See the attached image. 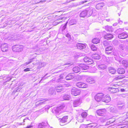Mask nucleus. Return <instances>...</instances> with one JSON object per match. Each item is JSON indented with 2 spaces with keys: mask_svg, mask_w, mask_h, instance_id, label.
I'll return each mask as SVG.
<instances>
[{
  "mask_svg": "<svg viewBox=\"0 0 128 128\" xmlns=\"http://www.w3.org/2000/svg\"><path fill=\"white\" fill-rule=\"evenodd\" d=\"M118 57V58H119V60H118V61H119V62L120 63L121 62V60H121V57ZM116 60H117L116 59Z\"/></svg>",
  "mask_w": 128,
  "mask_h": 128,
  "instance_id": "53",
  "label": "nucleus"
},
{
  "mask_svg": "<svg viewBox=\"0 0 128 128\" xmlns=\"http://www.w3.org/2000/svg\"><path fill=\"white\" fill-rule=\"evenodd\" d=\"M50 108V106H46V108H45V109H49V108Z\"/></svg>",
  "mask_w": 128,
  "mask_h": 128,
  "instance_id": "54",
  "label": "nucleus"
},
{
  "mask_svg": "<svg viewBox=\"0 0 128 128\" xmlns=\"http://www.w3.org/2000/svg\"><path fill=\"white\" fill-rule=\"evenodd\" d=\"M117 25V23H115L113 24V26H115Z\"/></svg>",
  "mask_w": 128,
  "mask_h": 128,
  "instance_id": "60",
  "label": "nucleus"
},
{
  "mask_svg": "<svg viewBox=\"0 0 128 128\" xmlns=\"http://www.w3.org/2000/svg\"><path fill=\"white\" fill-rule=\"evenodd\" d=\"M23 46L21 45H16L12 47V50L15 52H20L22 50Z\"/></svg>",
  "mask_w": 128,
  "mask_h": 128,
  "instance_id": "1",
  "label": "nucleus"
},
{
  "mask_svg": "<svg viewBox=\"0 0 128 128\" xmlns=\"http://www.w3.org/2000/svg\"><path fill=\"white\" fill-rule=\"evenodd\" d=\"M60 78L57 80V82H62V80L63 78V76L62 75H60Z\"/></svg>",
  "mask_w": 128,
  "mask_h": 128,
  "instance_id": "42",
  "label": "nucleus"
},
{
  "mask_svg": "<svg viewBox=\"0 0 128 128\" xmlns=\"http://www.w3.org/2000/svg\"><path fill=\"white\" fill-rule=\"evenodd\" d=\"M33 60L32 59H30V60L28 62H26L24 64H22L21 65V66L22 67H23L25 66H26L27 65L29 64Z\"/></svg>",
  "mask_w": 128,
  "mask_h": 128,
  "instance_id": "37",
  "label": "nucleus"
},
{
  "mask_svg": "<svg viewBox=\"0 0 128 128\" xmlns=\"http://www.w3.org/2000/svg\"><path fill=\"white\" fill-rule=\"evenodd\" d=\"M120 106H118V108L120 109H122L124 108H125V106L124 104H122Z\"/></svg>",
  "mask_w": 128,
  "mask_h": 128,
  "instance_id": "47",
  "label": "nucleus"
},
{
  "mask_svg": "<svg viewBox=\"0 0 128 128\" xmlns=\"http://www.w3.org/2000/svg\"><path fill=\"white\" fill-rule=\"evenodd\" d=\"M123 77L122 76H118L117 77H115L114 78V80H118L120 79H122L123 78Z\"/></svg>",
  "mask_w": 128,
  "mask_h": 128,
  "instance_id": "48",
  "label": "nucleus"
},
{
  "mask_svg": "<svg viewBox=\"0 0 128 128\" xmlns=\"http://www.w3.org/2000/svg\"><path fill=\"white\" fill-rule=\"evenodd\" d=\"M84 62L88 64H90L93 63V60L92 59L86 56L84 58Z\"/></svg>",
  "mask_w": 128,
  "mask_h": 128,
  "instance_id": "8",
  "label": "nucleus"
},
{
  "mask_svg": "<svg viewBox=\"0 0 128 128\" xmlns=\"http://www.w3.org/2000/svg\"><path fill=\"white\" fill-rule=\"evenodd\" d=\"M87 113L85 112H82L81 114V116L83 118H85L87 116Z\"/></svg>",
  "mask_w": 128,
  "mask_h": 128,
  "instance_id": "45",
  "label": "nucleus"
},
{
  "mask_svg": "<svg viewBox=\"0 0 128 128\" xmlns=\"http://www.w3.org/2000/svg\"><path fill=\"white\" fill-rule=\"evenodd\" d=\"M108 90L113 93H115L118 91V89L117 88H108Z\"/></svg>",
  "mask_w": 128,
  "mask_h": 128,
  "instance_id": "23",
  "label": "nucleus"
},
{
  "mask_svg": "<svg viewBox=\"0 0 128 128\" xmlns=\"http://www.w3.org/2000/svg\"><path fill=\"white\" fill-rule=\"evenodd\" d=\"M42 2V1H40L39 0H34V2L33 3L34 4H36Z\"/></svg>",
  "mask_w": 128,
  "mask_h": 128,
  "instance_id": "49",
  "label": "nucleus"
},
{
  "mask_svg": "<svg viewBox=\"0 0 128 128\" xmlns=\"http://www.w3.org/2000/svg\"><path fill=\"white\" fill-rule=\"evenodd\" d=\"M100 40L98 38H94L92 40V42L94 44H97L100 42Z\"/></svg>",
  "mask_w": 128,
  "mask_h": 128,
  "instance_id": "32",
  "label": "nucleus"
},
{
  "mask_svg": "<svg viewBox=\"0 0 128 128\" xmlns=\"http://www.w3.org/2000/svg\"><path fill=\"white\" fill-rule=\"evenodd\" d=\"M3 79L4 80H7L6 81V82H7L11 80V78L9 77L8 76L6 75V76L4 77L3 78Z\"/></svg>",
  "mask_w": 128,
  "mask_h": 128,
  "instance_id": "39",
  "label": "nucleus"
},
{
  "mask_svg": "<svg viewBox=\"0 0 128 128\" xmlns=\"http://www.w3.org/2000/svg\"><path fill=\"white\" fill-rule=\"evenodd\" d=\"M8 46L6 44H2L1 46V48L3 52H6L8 50Z\"/></svg>",
  "mask_w": 128,
  "mask_h": 128,
  "instance_id": "15",
  "label": "nucleus"
},
{
  "mask_svg": "<svg viewBox=\"0 0 128 128\" xmlns=\"http://www.w3.org/2000/svg\"><path fill=\"white\" fill-rule=\"evenodd\" d=\"M86 12V11L85 9L82 11L80 14V17L84 18L87 16Z\"/></svg>",
  "mask_w": 128,
  "mask_h": 128,
  "instance_id": "26",
  "label": "nucleus"
},
{
  "mask_svg": "<svg viewBox=\"0 0 128 128\" xmlns=\"http://www.w3.org/2000/svg\"><path fill=\"white\" fill-rule=\"evenodd\" d=\"M30 68H26L24 70V71L25 72L28 71L30 70Z\"/></svg>",
  "mask_w": 128,
  "mask_h": 128,
  "instance_id": "50",
  "label": "nucleus"
},
{
  "mask_svg": "<svg viewBox=\"0 0 128 128\" xmlns=\"http://www.w3.org/2000/svg\"><path fill=\"white\" fill-rule=\"evenodd\" d=\"M70 63H68V64H64V65H70Z\"/></svg>",
  "mask_w": 128,
  "mask_h": 128,
  "instance_id": "61",
  "label": "nucleus"
},
{
  "mask_svg": "<svg viewBox=\"0 0 128 128\" xmlns=\"http://www.w3.org/2000/svg\"><path fill=\"white\" fill-rule=\"evenodd\" d=\"M95 127L93 124H90L87 125L86 128H94Z\"/></svg>",
  "mask_w": 128,
  "mask_h": 128,
  "instance_id": "43",
  "label": "nucleus"
},
{
  "mask_svg": "<svg viewBox=\"0 0 128 128\" xmlns=\"http://www.w3.org/2000/svg\"><path fill=\"white\" fill-rule=\"evenodd\" d=\"M38 69H40L41 68L44 67L46 65V63L44 62L42 63L41 62H39L38 63Z\"/></svg>",
  "mask_w": 128,
  "mask_h": 128,
  "instance_id": "24",
  "label": "nucleus"
},
{
  "mask_svg": "<svg viewBox=\"0 0 128 128\" xmlns=\"http://www.w3.org/2000/svg\"><path fill=\"white\" fill-rule=\"evenodd\" d=\"M76 85L78 87L81 88H86L88 87L87 84L82 82L76 83Z\"/></svg>",
  "mask_w": 128,
  "mask_h": 128,
  "instance_id": "7",
  "label": "nucleus"
},
{
  "mask_svg": "<svg viewBox=\"0 0 128 128\" xmlns=\"http://www.w3.org/2000/svg\"><path fill=\"white\" fill-rule=\"evenodd\" d=\"M104 96V94L102 93H99L97 94L95 96V100L98 102H100L102 100Z\"/></svg>",
  "mask_w": 128,
  "mask_h": 128,
  "instance_id": "2",
  "label": "nucleus"
},
{
  "mask_svg": "<svg viewBox=\"0 0 128 128\" xmlns=\"http://www.w3.org/2000/svg\"><path fill=\"white\" fill-rule=\"evenodd\" d=\"M98 68L99 69L104 70L106 69V66L105 65H98Z\"/></svg>",
  "mask_w": 128,
  "mask_h": 128,
  "instance_id": "34",
  "label": "nucleus"
},
{
  "mask_svg": "<svg viewBox=\"0 0 128 128\" xmlns=\"http://www.w3.org/2000/svg\"><path fill=\"white\" fill-rule=\"evenodd\" d=\"M48 123L47 122H42V123H40L38 126V128H43L45 127L46 126H47Z\"/></svg>",
  "mask_w": 128,
  "mask_h": 128,
  "instance_id": "19",
  "label": "nucleus"
},
{
  "mask_svg": "<svg viewBox=\"0 0 128 128\" xmlns=\"http://www.w3.org/2000/svg\"><path fill=\"white\" fill-rule=\"evenodd\" d=\"M106 112L105 109H100L96 110V112L98 115L102 116Z\"/></svg>",
  "mask_w": 128,
  "mask_h": 128,
  "instance_id": "9",
  "label": "nucleus"
},
{
  "mask_svg": "<svg viewBox=\"0 0 128 128\" xmlns=\"http://www.w3.org/2000/svg\"><path fill=\"white\" fill-rule=\"evenodd\" d=\"M76 46L78 49L80 50L84 49L86 47L85 44L80 43L77 44Z\"/></svg>",
  "mask_w": 128,
  "mask_h": 128,
  "instance_id": "17",
  "label": "nucleus"
},
{
  "mask_svg": "<svg viewBox=\"0 0 128 128\" xmlns=\"http://www.w3.org/2000/svg\"><path fill=\"white\" fill-rule=\"evenodd\" d=\"M85 10L86 12L87 16L89 17L92 15L94 9L92 8L89 7L85 9Z\"/></svg>",
  "mask_w": 128,
  "mask_h": 128,
  "instance_id": "6",
  "label": "nucleus"
},
{
  "mask_svg": "<svg viewBox=\"0 0 128 128\" xmlns=\"http://www.w3.org/2000/svg\"><path fill=\"white\" fill-rule=\"evenodd\" d=\"M70 36V35H69V34H67V35H66V36H68H68Z\"/></svg>",
  "mask_w": 128,
  "mask_h": 128,
  "instance_id": "63",
  "label": "nucleus"
},
{
  "mask_svg": "<svg viewBox=\"0 0 128 128\" xmlns=\"http://www.w3.org/2000/svg\"><path fill=\"white\" fill-rule=\"evenodd\" d=\"M104 39L109 40L112 39L113 38V36L111 34H106L104 36Z\"/></svg>",
  "mask_w": 128,
  "mask_h": 128,
  "instance_id": "16",
  "label": "nucleus"
},
{
  "mask_svg": "<svg viewBox=\"0 0 128 128\" xmlns=\"http://www.w3.org/2000/svg\"><path fill=\"white\" fill-rule=\"evenodd\" d=\"M20 91V90H19V89L18 88H16V90H15V92H18V91Z\"/></svg>",
  "mask_w": 128,
  "mask_h": 128,
  "instance_id": "55",
  "label": "nucleus"
},
{
  "mask_svg": "<svg viewBox=\"0 0 128 128\" xmlns=\"http://www.w3.org/2000/svg\"><path fill=\"white\" fill-rule=\"evenodd\" d=\"M125 46L123 44H121L119 46V48L122 50H125Z\"/></svg>",
  "mask_w": 128,
  "mask_h": 128,
  "instance_id": "44",
  "label": "nucleus"
},
{
  "mask_svg": "<svg viewBox=\"0 0 128 128\" xmlns=\"http://www.w3.org/2000/svg\"><path fill=\"white\" fill-rule=\"evenodd\" d=\"M118 22L120 24H122L123 22L121 20H120L118 21Z\"/></svg>",
  "mask_w": 128,
  "mask_h": 128,
  "instance_id": "58",
  "label": "nucleus"
},
{
  "mask_svg": "<svg viewBox=\"0 0 128 128\" xmlns=\"http://www.w3.org/2000/svg\"><path fill=\"white\" fill-rule=\"evenodd\" d=\"M111 100V98L110 96L108 95L104 96L102 101L106 102H108Z\"/></svg>",
  "mask_w": 128,
  "mask_h": 128,
  "instance_id": "11",
  "label": "nucleus"
},
{
  "mask_svg": "<svg viewBox=\"0 0 128 128\" xmlns=\"http://www.w3.org/2000/svg\"><path fill=\"white\" fill-rule=\"evenodd\" d=\"M81 103V101L79 99L74 100L73 102L74 107H76L80 105Z\"/></svg>",
  "mask_w": 128,
  "mask_h": 128,
  "instance_id": "14",
  "label": "nucleus"
},
{
  "mask_svg": "<svg viewBox=\"0 0 128 128\" xmlns=\"http://www.w3.org/2000/svg\"><path fill=\"white\" fill-rule=\"evenodd\" d=\"M92 57L95 60H98L100 59V56L98 54H95L92 55Z\"/></svg>",
  "mask_w": 128,
  "mask_h": 128,
  "instance_id": "28",
  "label": "nucleus"
},
{
  "mask_svg": "<svg viewBox=\"0 0 128 128\" xmlns=\"http://www.w3.org/2000/svg\"><path fill=\"white\" fill-rule=\"evenodd\" d=\"M68 118V116H64L60 121V125L62 126L63 125H61V123H65L67 122V120Z\"/></svg>",
  "mask_w": 128,
  "mask_h": 128,
  "instance_id": "25",
  "label": "nucleus"
},
{
  "mask_svg": "<svg viewBox=\"0 0 128 128\" xmlns=\"http://www.w3.org/2000/svg\"><path fill=\"white\" fill-rule=\"evenodd\" d=\"M122 64L126 68L128 66V61L123 60L122 62Z\"/></svg>",
  "mask_w": 128,
  "mask_h": 128,
  "instance_id": "31",
  "label": "nucleus"
},
{
  "mask_svg": "<svg viewBox=\"0 0 128 128\" xmlns=\"http://www.w3.org/2000/svg\"><path fill=\"white\" fill-rule=\"evenodd\" d=\"M47 74H45V75L44 76V78L45 76H46L47 75Z\"/></svg>",
  "mask_w": 128,
  "mask_h": 128,
  "instance_id": "62",
  "label": "nucleus"
},
{
  "mask_svg": "<svg viewBox=\"0 0 128 128\" xmlns=\"http://www.w3.org/2000/svg\"><path fill=\"white\" fill-rule=\"evenodd\" d=\"M125 90L124 89H121L120 90V91L122 92H124Z\"/></svg>",
  "mask_w": 128,
  "mask_h": 128,
  "instance_id": "59",
  "label": "nucleus"
},
{
  "mask_svg": "<svg viewBox=\"0 0 128 128\" xmlns=\"http://www.w3.org/2000/svg\"><path fill=\"white\" fill-rule=\"evenodd\" d=\"M87 2V1L86 0H85L84 1H83L82 2H80V3L81 4H83L84 3L86 2Z\"/></svg>",
  "mask_w": 128,
  "mask_h": 128,
  "instance_id": "52",
  "label": "nucleus"
},
{
  "mask_svg": "<svg viewBox=\"0 0 128 128\" xmlns=\"http://www.w3.org/2000/svg\"><path fill=\"white\" fill-rule=\"evenodd\" d=\"M76 20L75 19L71 20L70 21V24L71 25L76 24Z\"/></svg>",
  "mask_w": 128,
  "mask_h": 128,
  "instance_id": "38",
  "label": "nucleus"
},
{
  "mask_svg": "<svg viewBox=\"0 0 128 128\" xmlns=\"http://www.w3.org/2000/svg\"><path fill=\"white\" fill-rule=\"evenodd\" d=\"M64 107V105H62L55 108L54 110L56 114H60L62 112L61 111V110L63 109Z\"/></svg>",
  "mask_w": 128,
  "mask_h": 128,
  "instance_id": "5",
  "label": "nucleus"
},
{
  "mask_svg": "<svg viewBox=\"0 0 128 128\" xmlns=\"http://www.w3.org/2000/svg\"><path fill=\"white\" fill-rule=\"evenodd\" d=\"M80 67L76 66L73 68V71L76 73H78L80 71Z\"/></svg>",
  "mask_w": 128,
  "mask_h": 128,
  "instance_id": "29",
  "label": "nucleus"
},
{
  "mask_svg": "<svg viewBox=\"0 0 128 128\" xmlns=\"http://www.w3.org/2000/svg\"><path fill=\"white\" fill-rule=\"evenodd\" d=\"M103 44L104 46H108L110 45V42H109L107 41H104Z\"/></svg>",
  "mask_w": 128,
  "mask_h": 128,
  "instance_id": "41",
  "label": "nucleus"
},
{
  "mask_svg": "<svg viewBox=\"0 0 128 128\" xmlns=\"http://www.w3.org/2000/svg\"><path fill=\"white\" fill-rule=\"evenodd\" d=\"M128 37V34L125 32L119 34L118 35V38L120 39H125Z\"/></svg>",
  "mask_w": 128,
  "mask_h": 128,
  "instance_id": "10",
  "label": "nucleus"
},
{
  "mask_svg": "<svg viewBox=\"0 0 128 128\" xmlns=\"http://www.w3.org/2000/svg\"><path fill=\"white\" fill-rule=\"evenodd\" d=\"M55 90L58 92H60L63 93L66 91L65 89L63 88V87L61 85H59L56 86L55 88Z\"/></svg>",
  "mask_w": 128,
  "mask_h": 128,
  "instance_id": "3",
  "label": "nucleus"
},
{
  "mask_svg": "<svg viewBox=\"0 0 128 128\" xmlns=\"http://www.w3.org/2000/svg\"><path fill=\"white\" fill-rule=\"evenodd\" d=\"M68 22H66V24H62L60 26V30H61V32L63 33V32L64 30L66 28Z\"/></svg>",
  "mask_w": 128,
  "mask_h": 128,
  "instance_id": "22",
  "label": "nucleus"
},
{
  "mask_svg": "<svg viewBox=\"0 0 128 128\" xmlns=\"http://www.w3.org/2000/svg\"><path fill=\"white\" fill-rule=\"evenodd\" d=\"M74 78V74H68L66 77L65 78L66 80H72Z\"/></svg>",
  "mask_w": 128,
  "mask_h": 128,
  "instance_id": "18",
  "label": "nucleus"
},
{
  "mask_svg": "<svg viewBox=\"0 0 128 128\" xmlns=\"http://www.w3.org/2000/svg\"><path fill=\"white\" fill-rule=\"evenodd\" d=\"M79 66L82 70H87L89 68L88 66L84 64H80Z\"/></svg>",
  "mask_w": 128,
  "mask_h": 128,
  "instance_id": "20",
  "label": "nucleus"
},
{
  "mask_svg": "<svg viewBox=\"0 0 128 128\" xmlns=\"http://www.w3.org/2000/svg\"><path fill=\"white\" fill-rule=\"evenodd\" d=\"M105 29L106 30L110 32H112L113 30L112 26H105Z\"/></svg>",
  "mask_w": 128,
  "mask_h": 128,
  "instance_id": "33",
  "label": "nucleus"
},
{
  "mask_svg": "<svg viewBox=\"0 0 128 128\" xmlns=\"http://www.w3.org/2000/svg\"><path fill=\"white\" fill-rule=\"evenodd\" d=\"M48 100L46 98L40 99L39 100L40 102H36V106L39 105H41L44 104V102Z\"/></svg>",
  "mask_w": 128,
  "mask_h": 128,
  "instance_id": "13",
  "label": "nucleus"
},
{
  "mask_svg": "<svg viewBox=\"0 0 128 128\" xmlns=\"http://www.w3.org/2000/svg\"><path fill=\"white\" fill-rule=\"evenodd\" d=\"M108 70L109 72L112 74H115L116 72V70L113 68L110 67L108 68Z\"/></svg>",
  "mask_w": 128,
  "mask_h": 128,
  "instance_id": "27",
  "label": "nucleus"
},
{
  "mask_svg": "<svg viewBox=\"0 0 128 128\" xmlns=\"http://www.w3.org/2000/svg\"><path fill=\"white\" fill-rule=\"evenodd\" d=\"M62 98L64 100H69L70 98V96L68 94H65L63 96Z\"/></svg>",
  "mask_w": 128,
  "mask_h": 128,
  "instance_id": "35",
  "label": "nucleus"
},
{
  "mask_svg": "<svg viewBox=\"0 0 128 128\" xmlns=\"http://www.w3.org/2000/svg\"><path fill=\"white\" fill-rule=\"evenodd\" d=\"M48 77H46L45 78H44V76H43L42 77V79L39 82V83H40V82H41V81H42V80H45V79H46L47 78H48Z\"/></svg>",
  "mask_w": 128,
  "mask_h": 128,
  "instance_id": "51",
  "label": "nucleus"
},
{
  "mask_svg": "<svg viewBox=\"0 0 128 128\" xmlns=\"http://www.w3.org/2000/svg\"><path fill=\"white\" fill-rule=\"evenodd\" d=\"M26 120V119H24L23 120V122H24L25 121V120Z\"/></svg>",
  "mask_w": 128,
  "mask_h": 128,
  "instance_id": "64",
  "label": "nucleus"
},
{
  "mask_svg": "<svg viewBox=\"0 0 128 128\" xmlns=\"http://www.w3.org/2000/svg\"><path fill=\"white\" fill-rule=\"evenodd\" d=\"M102 6L101 4H98L96 5V8L98 10L100 9Z\"/></svg>",
  "mask_w": 128,
  "mask_h": 128,
  "instance_id": "46",
  "label": "nucleus"
},
{
  "mask_svg": "<svg viewBox=\"0 0 128 128\" xmlns=\"http://www.w3.org/2000/svg\"><path fill=\"white\" fill-rule=\"evenodd\" d=\"M117 72L120 74H123L125 72V70L123 68H120L117 70Z\"/></svg>",
  "mask_w": 128,
  "mask_h": 128,
  "instance_id": "30",
  "label": "nucleus"
},
{
  "mask_svg": "<svg viewBox=\"0 0 128 128\" xmlns=\"http://www.w3.org/2000/svg\"><path fill=\"white\" fill-rule=\"evenodd\" d=\"M86 81L90 84H92L95 82V80L94 79L91 78H88L86 79Z\"/></svg>",
  "mask_w": 128,
  "mask_h": 128,
  "instance_id": "21",
  "label": "nucleus"
},
{
  "mask_svg": "<svg viewBox=\"0 0 128 128\" xmlns=\"http://www.w3.org/2000/svg\"><path fill=\"white\" fill-rule=\"evenodd\" d=\"M90 47L92 50L93 51H96L97 50L96 47L93 44L91 45Z\"/></svg>",
  "mask_w": 128,
  "mask_h": 128,
  "instance_id": "40",
  "label": "nucleus"
},
{
  "mask_svg": "<svg viewBox=\"0 0 128 128\" xmlns=\"http://www.w3.org/2000/svg\"><path fill=\"white\" fill-rule=\"evenodd\" d=\"M113 48L111 46H107L105 52L107 54H109L111 53Z\"/></svg>",
  "mask_w": 128,
  "mask_h": 128,
  "instance_id": "12",
  "label": "nucleus"
},
{
  "mask_svg": "<svg viewBox=\"0 0 128 128\" xmlns=\"http://www.w3.org/2000/svg\"><path fill=\"white\" fill-rule=\"evenodd\" d=\"M18 88L20 90V89L22 88V86H19L18 87Z\"/></svg>",
  "mask_w": 128,
  "mask_h": 128,
  "instance_id": "56",
  "label": "nucleus"
},
{
  "mask_svg": "<svg viewBox=\"0 0 128 128\" xmlns=\"http://www.w3.org/2000/svg\"><path fill=\"white\" fill-rule=\"evenodd\" d=\"M108 119V118H103V119L104 120H103V122L106 121V120H107Z\"/></svg>",
  "mask_w": 128,
  "mask_h": 128,
  "instance_id": "57",
  "label": "nucleus"
},
{
  "mask_svg": "<svg viewBox=\"0 0 128 128\" xmlns=\"http://www.w3.org/2000/svg\"><path fill=\"white\" fill-rule=\"evenodd\" d=\"M54 92L55 90L53 88H50L48 90L49 94L50 95L52 94Z\"/></svg>",
  "mask_w": 128,
  "mask_h": 128,
  "instance_id": "36",
  "label": "nucleus"
},
{
  "mask_svg": "<svg viewBox=\"0 0 128 128\" xmlns=\"http://www.w3.org/2000/svg\"><path fill=\"white\" fill-rule=\"evenodd\" d=\"M80 93V91L79 89L75 88H73L71 90L72 94L74 96L79 95Z\"/></svg>",
  "mask_w": 128,
  "mask_h": 128,
  "instance_id": "4",
  "label": "nucleus"
}]
</instances>
